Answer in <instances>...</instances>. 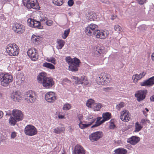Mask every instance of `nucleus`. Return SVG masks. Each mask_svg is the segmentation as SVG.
<instances>
[{"instance_id": "obj_1", "label": "nucleus", "mask_w": 154, "mask_h": 154, "mask_svg": "<svg viewBox=\"0 0 154 154\" xmlns=\"http://www.w3.org/2000/svg\"><path fill=\"white\" fill-rule=\"evenodd\" d=\"M46 75L45 72L39 73L37 76V80L38 82L42 84L45 88H50L54 85V81L52 78L46 77Z\"/></svg>"}, {"instance_id": "obj_2", "label": "nucleus", "mask_w": 154, "mask_h": 154, "mask_svg": "<svg viewBox=\"0 0 154 154\" xmlns=\"http://www.w3.org/2000/svg\"><path fill=\"white\" fill-rule=\"evenodd\" d=\"M12 116L9 119L10 124L14 126L17 122L20 121L23 119V114L22 112L18 109H14L12 111Z\"/></svg>"}, {"instance_id": "obj_3", "label": "nucleus", "mask_w": 154, "mask_h": 154, "mask_svg": "<svg viewBox=\"0 0 154 154\" xmlns=\"http://www.w3.org/2000/svg\"><path fill=\"white\" fill-rule=\"evenodd\" d=\"M13 78L12 75L6 73L4 74L1 73L0 74V82L1 85L5 87L7 86L9 83L13 80Z\"/></svg>"}, {"instance_id": "obj_4", "label": "nucleus", "mask_w": 154, "mask_h": 154, "mask_svg": "<svg viewBox=\"0 0 154 154\" xmlns=\"http://www.w3.org/2000/svg\"><path fill=\"white\" fill-rule=\"evenodd\" d=\"M37 0H23V4L28 9H38V5L37 3Z\"/></svg>"}, {"instance_id": "obj_5", "label": "nucleus", "mask_w": 154, "mask_h": 154, "mask_svg": "<svg viewBox=\"0 0 154 154\" xmlns=\"http://www.w3.org/2000/svg\"><path fill=\"white\" fill-rule=\"evenodd\" d=\"M18 46L16 44H9L7 45L6 50L9 55L16 56L18 54Z\"/></svg>"}, {"instance_id": "obj_6", "label": "nucleus", "mask_w": 154, "mask_h": 154, "mask_svg": "<svg viewBox=\"0 0 154 154\" xmlns=\"http://www.w3.org/2000/svg\"><path fill=\"white\" fill-rule=\"evenodd\" d=\"M93 34L97 38L104 39L108 36L109 32L107 30H100L98 29L93 32Z\"/></svg>"}, {"instance_id": "obj_7", "label": "nucleus", "mask_w": 154, "mask_h": 154, "mask_svg": "<svg viewBox=\"0 0 154 154\" xmlns=\"http://www.w3.org/2000/svg\"><path fill=\"white\" fill-rule=\"evenodd\" d=\"M24 132L26 135L32 136L36 134L37 131L34 126L28 125L25 128Z\"/></svg>"}, {"instance_id": "obj_8", "label": "nucleus", "mask_w": 154, "mask_h": 154, "mask_svg": "<svg viewBox=\"0 0 154 154\" xmlns=\"http://www.w3.org/2000/svg\"><path fill=\"white\" fill-rule=\"evenodd\" d=\"M24 96L25 99L28 102L33 103L36 99L35 93L32 91H29L26 92Z\"/></svg>"}, {"instance_id": "obj_9", "label": "nucleus", "mask_w": 154, "mask_h": 154, "mask_svg": "<svg viewBox=\"0 0 154 154\" xmlns=\"http://www.w3.org/2000/svg\"><path fill=\"white\" fill-rule=\"evenodd\" d=\"M37 51L34 48L29 49L27 51V54L29 57L33 61L36 60L38 58Z\"/></svg>"}, {"instance_id": "obj_10", "label": "nucleus", "mask_w": 154, "mask_h": 154, "mask_svg": "<svg viewBox=\"0 0 154 154\" xmlns=\"http://www.w3.org/2000/svg\"><path fill=\"white\" fill-rule=\"evenodd\" d=\"M98 26L94 24L91 23L85 29V32L87 35H92L93 32L98 29Z\"/></svg>"}, {"instance_id": "obj_11", "label": "nucleus", "mask_w": 154, "mask_h": 154, "mask_svg": "<svg viewBox=\"0 0 154 154\" xmlns=\"http://www.w3.org/2000/svg\"><path fill=\"white\" fill-rule=\"evenodd\" d=\"M13 29L15 32L20 34L23 33L25 31V27L22 24L16 23L13 24Z\"/></svg>"}, {"instance_id": "obj_12", "label": "nucleus", "mask_w": 154, "mask_h": 154, "mask_svg": "<svg viewBox=\"0 0 154 154\" xmlns=\"http://www.w3.org/2000/svg\"><path fill=\"white\" fill-rule=\"evenodd\" d=\"M103 133L100 131H97L90 135L89 138L92 142H94L98 140L102 137Z\"/></svg>"}, {"instance_id": "obj_13", "label": "nucleus", "mask_w": 154, "mask_h": 154, "mask_svg": "<svg viewBox=\"0 0 154 154\" xmlns=\"http://www.w3.org/2000/svg\"><path fill=\"white\" fill-rule=\"evenodd\" d=\"M147 93L146 90H140L135 94V96L137 98V100L140 102L143 100L146 97V95Z\"/></svg>"}, {"instance_id": "obj_14", "label": "nucleus", "mask_w": 154, "mask_h": 154, "mask_svg": "<svg viewBox=\"0 0 154 154\" xmlns=\"http://www.w3.org/2000/svg\"><path fill=\"white\" fill-rule=\"evenodd\" d=\"M75 59L76 61L69 64V70L72 72H76L78 70V67L80 63V60L78 59Z\"/></svg>"}, {"instance_id": "obj_15", "label": "nucleus", "mask_w": 154, "mask_h": 154, "mask_svg": "<svg viewBox=\"0 0 154 154\" xmlns=\"http://www.w3.org/2000/svg\"><path fill=\"white\" fill-rule=\"evenodd\" d=\"M56 97L54 92H49L45 95V98L48 102H53L56 99Z\"/></svg>"}, {"instance_id": "obj_16", "label": "nucleus", "mask_w": 154, "mask_h": 154, "mask_svg": "<svg viewBox=\"0 0 154 154\" xmlns=\"http://www.w3.org/2000/svg\"><path fill=\"white\" fill-rule=\"evenodd\" d=\"M129 116L128 111H123L121 113L120 118L122 121L124 122H128L130 119Z\"/></svg>"}, {"instance_id": "obj_17", "label": "nucleus", "mask_w": 154, "mask_h": 154, "mask_svg": "<svg viewBox=\"0 0 154 154\" xmlns=\"http://www.w3.org/2000/svg\"><path fill=\"white\" fill-rule=\"evenodd\" d=\"M154 84V76H153L147 80L140 83L141 86H148L149 87L152 86Z\"/></svg>"}, {"instance_id": "obj_18", "label": "nucleus", "mask_w": 154, "mask_h": 154, "mask_svg": "<svg viewBox=\"0 0 154 154\" xmlns=\"http://www.w3.org/2000/svg\"><path fill=\"white\" fill-rule=\"evenodd\" d=\"M85 152L82 146L76 145L74 149L73 154H85Z\"/></svg>"}, {"instance_id": "obj_19", "label": "nucleus", "mask_w": 154, "mask_h": 154, "mask_svg": "<svg viewBox=\"0 0 154 154\" xmlns=\"http://www.w3.org/2000/svg\"><path fill=\"white\" fill-rule=\"evenodd\" d=\"M140 138L139 137L133 136L128 139L127 142L132 145H134L138 143L140 141Z\"/></svg>"}, {"instance_id": "obj_20", "label": "nucleus", "mask_w": 154, "mask_h": 154, "mask_svg": "<svg viewBox=\"0 0 154 154\" xmlns=\"http://www.w3.org/2000/svg\"><path fill=\"white\" fill-rule=\"evenodd\" d=\"M107 79L105 76H102L101 75L100 76L97 78L96 82L99 85H106L107 84L106 79Z\"/></svg>"}, {"instance_id": "obj_21", "label": "nucleus", "mask_w": 154, "mask_h": 154, "mask_svg": "<svg viewBox=\"0 0 154 154\" xmlns=\"http://www.w3.org/2000/svg\"><path fill=\"white\" fill-rule=\"evenodd\" d=\"M111 113L108 112L103 113L102 115L103 119L101 120V123L99 124V125H100L103 123L105 121L111 118Z\"/></svg>"}, {"instance_id": "obj_22", "label": "nucleus", "mask_w": 154, "mask_h": 154, "mask_svg": "<svg viewBox=\"0 0 154 154\" xmlns=\"http://www.w3.org/2000/svg\"><path fill=\"white\" fill-rule=\"evenodd\" d=\"M11 98L15 102H19L20 100L21 96L17 92L12 93L11 95Z\"/></svg>"}, {"instance_id": "obj_23", "label": "nucleus", "mask_w": 154, "mask_h": 154, "mask_svg": "<svg viewBox=\"0 0 154 154\" xmlns=\"http://www.w3.org/2000/svg\"><path fill=\"white\" fill-rule=\"evenodd\" d=\"M65 130V128L63 125L60 124V126L54 129V132L57 134H60L63 132Z\"/></svg>"}, {"instance_id": "obj_24", "label": "nucleus", "mask_w": 154, "mask_h": 154, "mask_svg": "<svg viewBox=\"0 0 154 154\" xmlns=\"http://www.w3.org/2000/svg\"><path fill=\"white\" fill-rule=\"evenodd\" d=\"M116 154H126L127 152V150L124 148H119L114 151Z\"/></svg>"}, {"instance_id": "obj_25", "label": "nucleus", "mask_w": 154, "mask_h": 154, "mask_svg": "<svg viewBox=\"0 0 154 154\" xmlns=\"http://www.w3.org/2000/svg\"><path fill=\"white\" fill-rule=\"evenodd\" d=\"M135 127V130H134V132H138L140 131L143 128L142 125H141L138 122H137L135 123L134 125Z\"/></svg>"}, {"instance_id": "obj_26", "label": "nucleus", "mask_w": 154, "mask_h": 154, "mask_svg": "<svg viewBox=\"0 0 154 154\" xmlns=\"http://www.w3.org/2000/svg\"><path fill=\"white\" fill-rule=\"evenodd\" d=\"M57 43L58 44V45L57 46V48L58 49H61L64 46L65 42L64 41L59 39L57 41Z\"/></svg>"}, {"instance_id": "obj_27", "label": "nucleus", "mask_w": 154, "mask_h": 154, "mask_svg": "<svg viewBox=\"0 0 154 154\" xmlns=\"http://www.w3.org/2000/svg\"><path fill=\"white\" fill-rule=\"evenodd\" d=\"M102 105L100 103H95L92 105V108L94 110L99 111L101 108Z\"/></svg>"}, {"instance_id": "obj_28", "label": "nucleus", "mask_w": 154, "mask_h": 154, "mask_svg": "<svg viewBox=\"0 0 154 154\" xmlns=\"http://www.w3.org/2000/svg\"><path fill=\"white\" fill-rule=\"evenodd\" d=\"M43 66L50 69H54L55 67L51 63L45 62L43 64Z\"/></svg>"}, {"instance_id": "obj_29", "label": "nucleus", "mask_w": 154, "mask_h": 154, "mask_svg": "<svg viewBox=\"0 0 154 154\" xmlns=\"http://www.w3.org/2000/svg\"><path fill=\"white\" fill-rule=\"evenodd\" d=\"M132 78L134 82L135 83L137 82L138 80L142 78L141 75L140 74L139 75L137 74L134 75Z\"/></svg>"}, {"instance_id": "obj_30", "label": "nucleus", "mask_w": 154, "mask_h": 154, "mask_svg": "<svg viewBox=\"0 0 154 154\" xmlns=\"http://www.w3.org/2000/svg\"><path fill=\"white\" fill-rule=\"evenodd\" d=\"M87 120H88L87 122H88V124H90V125L95 122L96 119L94 118L92 116H90L88 117Z\"/></svg>"}, {"instance_id": "obj_31", "label": "nucleus", "mask_w": 154, "mask_h": 154, "mask_svg": "<svg viewBox=\"0 0 154 154\" xmlns=\"http://www.w3.org/2000/svg\"><path fill=\"white\" fill-rule=\"evenodd\" d=\"M75 59H77L76 58H74L73 59H72L70 57H67L66 58L65 60L68 63L69 65L73 62L76 61Z\"/></svg>"}, {"instance_id": "obj_32", "label": "nucleus", "mask_w": 154, "mask_h": 154, "mask_svg": "<svg viewBox=\"0 0 154 154\" xmlns=\"http://www.w3.org/2000/svg\"><path fill=\"white\" fill-rule=\"evenodd\" d=\"M35 23L34 24V27L37 28L38 29H42L43 28V26L41 25V23L36 20H35Z\"/></svg>"}, {"instance_id": "obj_33", "label": "nucleus", "mask_w": 154, "mask_h": 154, "mask_svg": "<svg viewBox=\"0 0 154 154\" xmlns=\"http://www.w3.org/2000/svg\"><path fill=\"white\" fill-rule=\"evenodd\" d=\"M53 2L56 5L60 6L64 3V0H53Z\"/></svg>"}, {"instance_id": "obj_34", "label": "nucleus", "mask_w": 154, "mask_h": 154, "mask_svg": "<svg viewBox=\"0 0 154 154\" xmlns=\"http://www.w3.org/2000/svg\"><path fill=\"white\" fill-rule=\"evenodd\" d=\"M102 119V118L101 117H98L97 118V121L95 122V124L92 125L91 127V128H94L98 126H99L100 125H99L101 122V119Z\"/></svg>"}, {"instance_id": "obj_35", "label": "nucleus", "mask_w": 154, "mask_h": 154, "mask_svg": "<svg viewBox=\"0 0 154 154\" xmlns=\"http://www.w3.org/2000/svg\"><path fill=\"white\" fill-rule=\"evenodd\" d=\"M35 20L31 18H29L27 20V24L30 27H34Z\"/></svg>"}, {"instance_id": "obj_36", "label": "nucleus", "mask_w": 154, "mask_h": 154, "mask_svg": "<svg viewBox=\"0 0 154 154\" xmlns=\"http://www.w3.org/2000/svg\"><path fill=\"white\" fill-rule=\"evenodd\" d=\"M94 100L92 99H90L88 100L86 103L87 106L92 108V105L94 103Z\"/></svg>"}, {"instance_id": "obj_37", "label": "nucleus", "mask_w": 154, "mask_h": 154, "mask_svg": "<svg viewBox=\"0 0 154 154\" xmlns=\"http://www.w3.org/2000/svg\"><path fill=\"white\" fill-rule=\"evenodd\" d=\"M79 127L82 129H84L90 126V124H83L82 123L81 121L79 124Z\"/></svg>"}, {"instance_id": "obj_38", "label": "nucleus", "mask_w": 154, "mask_h": 154, "mask_svg": "<svg viewBox=\"0 0 154 154\" xmlns=\"http://www.w3.org/2000/svg\"><path fill=\"white\" fill-rule=\"evenodd\" d=\"M69 32V29L65 30L64 31L63 35H62L63 38L64 39L66 38L68 36Z\"/></svg>"}, {"instance_id": "obj_39", "label": "nucleus", "mask_w": 154, "mask_h": 154, "mask_svg": "<svg viewBox=\"0 0 154 154\" xmlns=\"http://www.w3.org/2000/svg\"><path fill=\"white\" fill-rule=\"evenodd\" d=\"M103 52L102 50L100 48V47H98L96 48L95 53L97 54V56H99L103 53Z\"/></svg>"}, {"instance_id": "obj_40", "label": "nucleus", "mask_w": 154, "mask_h": 154, "mask_svg": "<svg viewBox=\"0 0 154 154\" xmlns=\"http://www.w3.org/2000/svg\"><path fill=\"white\" fill-rule=\"evenodd\" d=\"M71 108V105L68 103H66L64 104L63 107V110H68Z\"/></svg>"}, {"instance_id": "obj_41", "label": "nucleus", "mask_w": 154, "mask_h": 154, "mask_svg": "<svg viewBox=\"0 0 154 154\" xmlns=\"http://www.w3.org/2000/svg\"><path fill=\"white\" fill-rule=\"evenodd\" d=\"M124 103L123 102H121L119 104H117L116 106V109L119 110L120 109L124 107Z\"/></svg>"}, {"instance_id": "obj_42", "label": "nucleus", "mask_w": 154, "mask_h": 154, "mask_svg": "<svg viewBox=\"0 0 154 154\" xmlns=\"http://www.w3.org/2000/svg\"><path fill=\"white\" fill-rule=\"evenodd\" d=\"M47 61L49 62H50L54 64H56L55 59L53 57H51L49 58H47Z\"/></svg>"}, {"instance_id": "obj_43", "label": "nucleus", "mask_w": 154, "mask_h": 154, "mask_svg": "<svg viewBox=\"0 0 154 154\" xmlns=\"http://www.w3.org/2000/svg\"><path fill=\"white\" fill-rule=\"evenodd\" d=\"M39 36H36L34 35H32L31 39L32 41L35 42H37L38 41Z\"/></svg>"}, {"instance_id": "obj_44", "label": "nucleus", "mask_w": 154, "mask_h": 154, "mask_svg": "<svg viewBox=\"0 0 154 154\" xmlns=\"http://www.w3.org/2000/svg\"><path fill=\"white\" fill-rule=\"evenodd\" d=\"M114 29L116 31L118 32L121 31L122 30L121 27L118 25H116L114 26Z\"/></svg>"}, {"instance_id": "obj_45", "label": "nucleus", "mask_w": 154, "mask_h": 154, "mask_svg": "<svg viewBox=\"0 0 154 154\" xmlns=\"http://www.w3.org/2000/svg\"><path fill=\"white\" fill-rule=\"evenodd\" d=\"M74 79L75 80H76V82L77 84H82V81L81 80V78H78L77 77H74Z\"/></svg>"}, {"instance_id": "obj_46", "label": "nucleus", "mask_w": 154, "mask_h": 154, "mask_svg": "<svg viewBox=\"0 0 154 154\" xmlns=\"http://www.w3.org/2000/svg\"><path fill=\"white\" fill-rule=\"evenodd\" d=\"M146 0H136L137 2L140 5H142L146 3Z\"/></svg>"}, {"instance_id": "obj_47", "label": "nucleus", "mask_w": 154, "mask_h": 154, "mask_svg": "<svg viewBox=\"0 0 154 154\" xmlns=\"http://www.w3.org/2000/svg\"><path fill=\"white\" fill-rule=\"evenodd\" d=\"M80 78H81V80L82 81V84H83L84 82L87 81L86 77L84 75L82 76Z\"/></svg>"}, {"instance_id": "obj_48", "label": "nucleus", "mask_w": 154, "mask_h": 154, "mask_svg": "<svg viewBox=\"0 0 154 154\" xmlns=\"http://www.w3.org/2000/svg\"><path fill=\"white\" fill-rule=\"evenodd\" d=\"M46 24L48 26H51L52 24V21L50 20H47L45 22Z\"/></svg>"}, {"instance_id": "obj_49", "label": "nucleus", "mask_w": 154, "mask_h": 154, "mask_svg": "<svg viewBox=\"0 0 154 154\" xmlns=\"http://www.w3.org/2000/svg\"><path fill=\"white\" fill-rule=\"evenodd\" d=\"M17 77H18V78L19 80H20L18 81L17 82V83H18L19 84L20 83L21 84L24 81V79L23 77H21V78L19 77V78L18 75L17 76Z\"/></svg>"}, {"instance_id": "obj_50", "label": "nucleus", "mask_w": 154, "mask_h": 154, "mask_svg": "<svg viewBox=\"0 0 154 154\" xmlns=\"http://www.w3.org/2000/svg\"><path fill=\"white\" fill-rule=\"evenodd\" d=\"M74 2L73 0H69L68 2V5L70 7L72 6Z\"/></svg>"}, {"instance_id": "obj_51", "label": "nucleus", "mask_w": 154, "mask_h": 154, "mask_svg": "<svg viewBox=\"0 0 154 154\" xmlns=\"http://www.w3.org/2000/svg\"><path fill=\"white\" fill-rule=\"evenodd\" d=\"M6 19L5 17L4 16V15L3 14H0V20L2 21L5 20Z\"/></svg>"}, {"instance_id": "obj_52", "label": "nucleus", "mask_w": 154, "mask_h": 154, "mask_svg": "<svg viewBox=\"0 0 154 154\" xmlns=\"http://www.w3.org/2000/svg\"><path fill=\"white\" fill-rule=\"evenodd\" d=\"M17 136L16 133L15 132H13L11 134V138L14 139Z\"/></svg>"}, {"instance_id": "obj_53", "label": "nucleus", "mask_w": 154, "mask_h": 154, "mask_svg": "<svg viewBox=\"0 0 154 154\" xmlns=\"http://www.w3.org/2000/svg\"><path fill=\"white\" fill-rule=\"evenodd\" d=\"M110 125L109 127L110 128L112 129H114L115 127L114 124L111 122V120L110 121Z\"/></svg>"}, {"instance_id": "obj_54", "label": "nucleus", "mask_w": 154, "mask_h": 154, "mask_svg": "<svg viewBox=\"0 0 154 154\" xmlns=\"http://www.w3.org/2000/svg\"><path fill=\"white\" fill-rule=\"evenodd\" d=\"M11 0H0L1 3L2 4H5L8 2H10Z\"/></svg>"}, {"instance_id": "obj_55", "label": "nucleus", "mask_w": 154, "mask_h": 154, "mask_svg": "<svg viewBox=\"0 0 154 154\" xmlns=\"http://www.w3.org/2000/svg\"><path fill=\"white\" fill-rule=\"evenodd\" d=\"M103 3H105L107 4H109V2L108 0H100Z\"/></svg>"}, {"instance_id": "obj_56", "label": "nucleus", "mask_w": 154, "mask_h": 154, "mask_svg": "<svg viewBox=\"0 0 154 154\" xmlns=\"http://www.w3.org/2000/svg\"><path fill=\"white\" fill-rule=\"evenodd\" d=\"M47 20V19L46 17H41V18L40 19V20L42 22H44L46 21V20Z\"/></svg>"}, {"instance_id": "obj_57", "label": "nucleus", "mask_w": 154, "mask_h": 154, "mask_svg": "<svg viewBox=\"0 0 154 154\" xmlns=\"http://www.w3.org/2000/svg\"><path fill=\"white\" fill-rule=\"evenodd\" d=\"M140 123L142 124H146V120L144 119H141Z\"/></svg>"}, {"instance_id": "obj_58", "label": "nucleus", "mask_w": 154, "mask_h": 154, "mask_svg": "<svg viewBox=\"0 0 154 154\" xmlns=\"http://www.w3.org/2000/svg\"><path fill=\"white\" fill-rule=\"evenodd\" d=\"M146 74V72H143L141 73H140V74L141 75V77L142 78Z\"/></svg>"}, {"instance_id": "obj_59", "label": "nucleus", "mask_w": 154, "mask_h": 154, "mask_svg": "<svg viewBox=\"0 0 154 154\" xmlns=\"http://www.w3.org/2000/svg\"><path fill=\"white\" fill-rule=\"evenodd\" d=\"M58 117L59 119H65V117L63 115H59L58 116Z\"/></svg>"}, {"instance_id": "obj_60", "label": "nucleus", "mask_w": 154, "mask_h": 154, "mask_svg": "<svg viewBox=\"0 0 154 154\" xmlns=\"http://www.w3.org/2000/svg\"><path fill=\"white\" fill-rule=\"evenodd\" d=\"M150 100L152 101H154V95L150 97Z\"/></svg>"}, {"instance_id": "obj_61", "label": "nucleus", "mask_w": 154, "mask_h": 154, "mask_svg": "<svg viewBox=\"0 0 154 154\" xmlns=\"http://www.w3.org/2000/svg\"><path fill=\"white\" fill-rule=\"evenodd\" d=\"M82 114H79V115L78 116V118H79V121L80 122L81 121V119H82Z\"/></svg>"}, {"instance_id": "obj_62", "label": "nucleus", "mask_w": 154, "mask_h": 154, "mask_svg": "<svg viewBox=\"0 0 154 154\" xmlns=\"http://www.w3.org/2000/svg\"><path fill=\"white\" fill-rule=\"evenodd\" d=\"M3 116V112L1 111H0V119H1Z\"/></svg>"}, {"instance_id": "obj_63", "label": "nucleus", "mask_w": 154, "mask_h": 154, "mask_svg": "<svg viewBox=\"0 0 154 154\" xmlns=\"http://www.w3.org/2000/svg\"><path fill=\"white\" fill-rule=\"evenodd\" d=\"M143 113L145 115V117H147V114L146 113V112L145 111H143Z\"/></svg>"}, {"instance_id": "obj_64", "label": "nucleus", "mask_w": 154, "mask_h": 154, "mask_svg": "<svg viewBox=\"0 0 154 154\" xmlns=\"http://www.w3.org/2000/svg\"><path fill=\"white\" fill-rule=\"evenodd\" d=\"M151 58L152 60L154 61V53L152 54Z\"/></svg>"}]
</instances>
